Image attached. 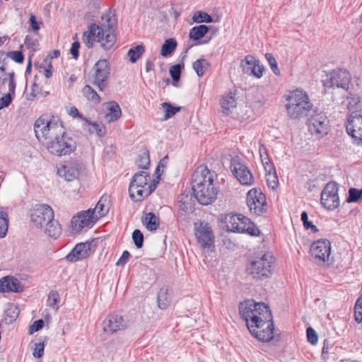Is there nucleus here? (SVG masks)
Masks as SVG:
<instances>
[{"mask_svg":"<svg viewBox=\"0 0 362 362\" xmlns=\"http://www.w3.org/2000/svg\"><path fill=\"white\" fill-rule=\"evenodd\" d=\"M259 151L262 164L264 166L265 170L267 171L269 165H272L269 160L268 156L266 152V148L263 145H262L259 146Z\"/></svg>","mask_w":362,"mask_h":362,"instance_id":"52","label":"nucleus"},{"mask_svg":"<svg viewBox=\"0 0 362 362\" xmlns=\"http://www.w3.org/2000/svg\"><path fill=\"white\" fill-rule=\"evenodd\" d=\"M144 222L146 228L151 231L156 230L159 227L158 217L153 212H149L146 214Z\"/></svg>","mask_w":362,"mask_h":362,"instance_id":"35","label":"nucleus"},{"mask_svg":"<svg viewBox=\"0 0 362 362\" xmlns=\"http://www.w3.org/2000/svg\"><path fill=\"white\" fill-rule=\"evenodd\" d=\"M162 105L165 108V114L164 116L165 119H168L172 117L180 110V107H174L170 103H163Z\"/></svg>","mask_w":362,"mask_h":362,"instance_id":"45","label":"nucleus"},{"mask_svg":"<svg viewBox=\"0 0 362 362\" xmlns=\"http://www.w3.org/2000/svg\"><path fill=\"white\" fill-rule=\"evenodd\" d=\"M339 187L334 182H328L321 192L320 202L328 210H334L339 206Z\"/></svg>","mask_w":362,"mask_h":362,"instance_id":"13","label":"nucleus"},{"mask_svg":"<svg viewBox=\"0 0 362 362\" xmlns=\"http://www.w3.org/2000/svg\"><path fill=\"white\" fill-rule=\"evenodd\" d=\"M60 54V52L57 49L54 50L49 56L44 59L45 66H48L49 68H52L51 60L54 58H57Z\"/></svg>","mask_w":362,"mask_h":362,"instance_id":"59","label":"nucleus"},{"mask_svg":"<svg viewBox=\"0 0 362 362\" xmlns=\"http://www.w3.org/2000/svg\"><path fill=\"white\" fill-rule=\"evenodd\" d=\"M230 169L237 180L243 185H251L254 182L253 176L248 168L236 159H232Z\"/></svg>","mask_w":362,"mask_h":362,"instance_id":"17","label":"nucleus"},{"mask_svg":"<svg viewBox=\"0 0 362 362\" xmlns=\"http://www.w3.org/2000/svg\"><path fill=\"white\" fill-rule=\"evenodd\" d=\"M241 67L245 74L259 78L263 75L264 68L253 56L247 55L241 61Z\"/></svg>","mask_w":362,"mask_h":362,"instance_id":"19","label":"nucleus"},{"mask_svg":"<svg viewBox=\"0 0 362 362\" xmlns=\"http://www.w3.org/2000/svg\"><path fill=\"white\" fill-rule=\"evenodd\" d=\"M265 57L268 61V63H269L272 71L276 75H279L280 70L278 68L277 62H276V59L274 57V56L270 53H267L265 54Z\"/></svg>","mask_w":362,"mask_h":362,"instance_id":"51","label":"nucleus"},{"mask_svg":"<svg viewBox=\"0 0 362 362\" xmlns=\"http://www.w3.org/2000/svg\"><path fill=\"white\" fill-rule=\"evenodd\" d=\"M157 301L158 307L160 309H165L169 305L170 300L167 296V291L165 289L161 288L158 293Z\"/></svg>","mask_w":362,"mask_h":362,"instance_id":"42","label":"nucleus"},{"mask_svg":"<svg viewBox=\"0 0 362 362\" xmlns=\"http://www.w3.org/2000/svg\"><path fill=\"white\" fill-rule=\"evenodd\" d=\"M221 105L223 112L228 114L231 108L236 106V99L231 94L223 96L221 100Z\"/></svg>","mask_w":362,"mask_h":362,"instance_id":"37","label":"nucleus"},{"mask_svg":"<svg viewBox=\"0 0 362 362\" xmlns=\"http://www.w3.org/2000/svg\"><path fill=\"white\" fill-rule=\"evenodd\" d=\"M45 232L49 237L57 238L61 234L62 228L59 222L52 218V219L46 224L44 228Z\"/></svg>","mask_w":362,"mask_h":362,"instance_id":"28","label":"nucleus"},{"mask_svg":"<svg viewBox=\"0 0 362 362\" xmlns=\"http://www.w3.org/2000/svg\"><path fill=\"white\" fill-rule=\"evenodd\" d=\"M108 112L105 115V119L108 122L117 120L122 115V110L117 103L111 101L107 103Z\"/></svg>","mask_w":362,"mask_h":362,"instance_id":"26","label":"nucleus"},{"mask_svg":"<svg viewBox=\"0 0 362 362\" xmlns=\"http://www.w3.org/2000/svg\"><path fill=\"white\" fill-rule=\"evenodd\" d=\"M183 67V65L180 64H177L172 66L170 68V74L172 77L173 82H177L180 78L181 70Z\"/></svg>","mask_w":362,"mask_h":362,"instance_id":"47","label":"nucleus"},{"mask_svg":"<svg viewBox=\"0 0 362 362\" xmlns=\"http://www.w3.org/2000/svg\"><path fill=\"white\" fill-rule=\"evenodd\" d=\"M129 193L132 199L135 202H140L147 197L145 188L136 186L134 184H129Z\"/></svg>","mask_w":362,"mask_h":362,"instance_id":"29","label":"nucleus"},{"mask_svg":"<svg viewBox=\"0 0 362 362\" xmlns=\"http://www.w3.org/2000/svg\"><path fill=\"white\" fill-rule=\"evenodd\" d=\"M44 320H35L31 325L29 327V333L30 334H33L41 329L44 326Z\"/></svg>","mask_w":362,"mask_h":362,"instance_id":"57","label":"nucleus"},{"mask_svg":"<svg viewBox=\"0 0 362 362\" xmlns=\"http://www.w3.org/2000/svg\"><path fill=\"white\" fill-rule=\"evenodd\" d=\"M193 20L196 23H211L213 21L211 16L202 11L196 12L193 16Z\"/></svg>","mask_w":362,"mask_h":362,"instance_id":"46","label":"nucleus"},{"mask_svg":"<svg viewBox=\"0 0 362 362\" xmlns=\"http://www.w3.org/2000/svg\"><path fill=\"white\" fill-rule=\"evenodd\" d=\"M45 345L44 343L35 344V349L33 350V356L35 358H40L42 356L44 353Z\"/></svg>","mask_w":362,"mask_h":362,"instance_id":"58","label":"nucleus"},{"mask_svg":"<svg viewBox=\"0 0 362 362\" xmlns=\"http://www.w3.org/2000/svg\"><path fill=\"white\" fill-rule=\"evenodd\" d=\"M247 205L252 214L259 216L267 211L266 197L260 189L253 188L247 194Z\"/></svg>","mask_w":362,"mask_h":362,"instance_id":"12","label":"nucleus"},{"mask_svg":"<svg viewBox=\"0 0 362 362\" xmlns=\"http://www.w3.org/2000/svg\"><path fill=\"white\" fill-rule=\"evenodd\" d=\"M362 197V189H358L351 187L349 189V196L346 198L348 203L357 202Z\"/></svg>","mask_w":362,"mask_h":362,"instance_id":"44","label":"nucleus"},{"mask_svg":"<svg viewBox=\"0 0 362 362\" xmlns=\"http://www.w3.org/2000/svg\"><path fill=\"white\" fill-rule=\"evenodd\" d=\"M8 78H9V83H8V90L11 93V96L15 95V89H16V81L14 79V73H8Z\"/></svg>","mask_w":362,"mask_h":362,"instance_id":"60","label":"nucleus"},{"mask_svg":"<svg viewBox=\"0 0 362 362\" xmlns=\"http://www.w3.org/2000/svg\"><path fill=\"white\" fill-rule=\"evenodd\" d=\"M354 316L358 323L362 322V293L356 303Z\"/></svg>","mask_w":362,"mask_h":362,"instance_id":"48","label":"nucleus"},{"mask_svg":"<svg viewBox=\"0 0 362 362\" xmlns=\"http://www.w3.org/2000/svg\"><path fill=\"white\" fill-rule=\"evenodd\" d=\"M20 310L18 308L17 306H15L12 305L6 312V315L9 317L10 322H12L13 321L16 320V319L18 317L19 315Z\"/></svg>","mask_w":362,"mask_h":362,"instance_id":"54","label":"nucleus"},{"mask_svg":"<svg viewBox=\"0 0 362 362\" xmlns=\"http://www.w3.org/2000/svg\"><path fill=\"white\" fill-rule=\"evenodd\" d=\"M177 41L174 38H169L165 40L160 49V54L163 57L170 55L176 49Z\"/></svg>","mask_w":362,"mask_h":362,"instance_id":"31","label":"nucleus"},{"mask_svg":"<svg viewBox=\"0 0 362 362\" xmlns=\"http://www.w3.org/2000/svg\"><path fill=\"white\" fill-rule=\"evenodd\" d=\"M346 127L354 142L362 146V115L357 112H353L348 119Z\"/></svg>","mask_w":362,"mask_h":362,"instance_id":"16","label":"nucleus"},{"mask_svg":"<svg viewBox=\"0 0 362 362\" xmlns=\"http://www.w3.org/2000/svg\"><path fill=\"white\" fill-rule=\"evenodd\" d=\"M286 100L287 114L291 119H300L306 117L313 108L307 93L303 90L296 89L291 92Z\"/></svg>","mask_w":362,"mask_h":362,"instance_id":"5","label":"nucleus"},{"mask_svg":"<svg viewBox=\"0 0 362 362\" xmlns=\"http://www.w3.org/2000/svg\"><path fill=\"white\" fill-rule=\"evenodd\" d=\"M209 31L208 26L200 25L193 27L189 34V37L193 40H197L203 37Z\"/></svg>","mask_w":362,"mask_h":362,"instance_id":"33","label":"nucleus"},{"mask_svg":"<svg viewBox=\"0 0 362 362\" xmlns=\"http://www.w3.org/2000/svg\"><path fill=\"white\" fill-rule=\"evenodd\" d=\"M12 97L11 96V93H7L0 99V110L8 107L9 104L11 103Z\"/></svg>","mask_w":362,"mask_h":362,"instance_id":"62","label":"nucleus"},{"mask_svg":"<svg viewBox=\"0 0 362 362\" xmlns=\"http://www.w3.org/2000/svg\"><path fill=\"white\" fill-rule=\"evenodd\" d=\"M52 218H54V211L47 204H36L31 211V221L37 228H43Z\"/></svg>","mask_w":362,"mask_h":362,"instance_id":"14","label":"nucleus"},{"mask_svg":"<svg viewBox=\"0 0 362 362\" xmlns=\"http://www.w3.org/2000/svg\"><path fill=\"white\" fill-rule=\"evenodd\" d=\"M136 164L140 168L144 170L148 169L150 165V157L148 153L145 151L141 153L136 160Z\"/></svg>","mask_w":362,"mask_h":362,"instance_id":"43","label":"nucleus"},{"mask_svg":"<svg viewBox=\"0 0 362 362\" xmlns=\"http://www.w3.org/2000/svg\"><path fill=\"white\" fill-rule=\"evenodd\" d=\"M239 312L245 320L248 329L254 327L262 328L264 321L271 320L272 312L269 306L264 303H257L253 299L240 303Z\"/></svg>","mask_w":362,"mask_h":362,"instance_id":"4","label":"nucleus"},{"mask_svg":"<svg viewBox=\"0 0 362 362\" xmlns=\"http://www.w3.org/2000/svg\"><path fill=\"white\" fill-rule=\"evenodd\" d=\"M59 295L58 292L56 291H50L47 298V305L52 308L54 311H57L59 309Z\"/></svg>","mask_w":362,"mask_h":362,"instance_id":"40","label":"nucleus"},{"mask_svg":"<svg viewBox=\"0 0 362 362\" xmlns=\"http://www.w3.org/2000/svg\"><path fill=\"white\" fill-rule=\"evenodd\" d=\"M192 67L197 76L201 77L204 76L206 71L209 69L210 64L206 59L202 58L195 61L192 64Z\"/></svg>","mask_w":362,"mask_h":362,"instance_id":"32","label":"nucleus"},{"mask_svg":"<svg viewBox=\"0 0 362 362\" xmlns=\"http://www.w3.org/2000/svg\"><path fill=\"white\" fill-rule=\"evenodd\" d=\"M128 325V322L124 320L122 315L112 314L103 322V329L105 332L112 334L126 329Z\"/></svg>","mask_w":362,"mask_h":362,"instance_id":"20","label":"nucleus"},{"mask_svg":"<svg viewBox=\"0 0 362 362\" xmlns=\"http://www.w3.org/2000/svg\"><path fill=\"white\" fill-rule=\"evenodd\" d=\"M306 332L308 341L312 344H315L317 342L318 337L315 329L309 327L307 328Z\"/></svg>","mask_w":362,"mask_h":362,"instance_id":"55","label":"nucleus"},{"mask_svg":"<svg viewBox=\"0 0 362 362\" xmlns=\"http://www.w3.org/2000/svg\"><path fill=\"white\" fill-rule=\"evenodd\" d=\"M301 221L303 223V226L306 229H311L313 233L318 232L317 226L313 224L312 222L308 221V215L306 211H303L301 214Z\"/></svg>","mask_w":362,"mask_h":362,"instance_id":"49","label":"nucleus"},{"mask_svg":"<svg viewBox=\"0 0 362 362\" xmlns=\"http://www.w3.org/2000/svg\"><path fill=\"white\" fill-rule=\"evenodd\" d=\"M274 258L269 252L252 261L247 267V273L257 280L269 278L274 270Z\"/></svg>","mask_w":362,"mask_h":362,"instance_id":"6","label":"nucleus"},{"mask_svg":"<svg viewBox=\"0 0 362 362\" xmlns=\"http://www.w3.org/2000/svg\"><path fill=\"white\" fill-rule=\"evenodd\" d=\"M95 217L92 212V209L81 212L74 216L71 219V226L76 231H81L84 228H91L94 223Z\"/></svg>","mask_w":362,"mask_h":362,"instance_id":"18","label":"nucleus"},{"mask_svg":"<svg viewBox=\"0 0 362 362\" xmlns=\"http://www.w3.org/2000/svg\"><path fill=\"white\" fill-rule=\"evenodd\" d=\"M107 200V196H102L100 200L98 202L95 209L92 210V212H93V215L95 217V219L103 217L107 214L109 211L108 206H106Z\"/></svg>","mask_w":362,"mask_h":362,"instance_id":"27","label":"nucleus"},{"mask_svg":"<svg viewBox=\"0 0 362 362\" xmlns=\"http://www.w3.org/2000/svg\"><path fill=\"white\" fill-rule=\"evenodd\" d=\"M4 56V54H0V87L5 83V82L7 80L6 78V66L2 62V57Z\"/></svg>","mask_w":362,"mask_h":362,"instance_id":"56","label":"nucleus"},{"mask_svg":"<svg viewBox=\"0 0 362 362\" xmlns=\"http://www.w3.org/2000/svg\"><path fill=\"white\" fill-rule=\"evenodd\" d=\"M90 243L77 244L72 250L66 255V259L69 262H76L87 257L90 254Z\"/></svg>","mask_w":362,"mask_h":362,"instance_id":"24","label":"nucleus"},{"mask_svg":"<svg viewBox=\"0 0 362 362\" xmlns=\"http://www.w3.org/2000/svg\"><path fill=\"white\" fill-rule=\"evenodd\" d=\"M8 220L6 212L0 210V238L6 236L8 231Z\"/></svg>","mask_w":362,"mask_h":362,"instance_id":"41","label":"nucleus"},{"mask_svg":"<svg viewBox=\"0 0 362 362\" xmlns=\"http://www.w3.org/2000/svg\"><path fill=\"white\" fill-rule=\"evenodd\" d=\"M7 57L13 59L17 63H22L24 60L23 54L20 51H11L6 54Z\"/></svg>","mask_w":362,"mask_h":362,"instance_id":"53","label":"nucleus"},{"mask_svg":"<svg viewBox=\"0 0 362 362\" xmlns=\"http://www.w3.org/2000/svg\"><path fill=\"white\" fill-rule=\"evenodd\" d=\"M266 173V179L267 185L269 188L274 190L279 185V180L276 171L272 165H269L268 170Z\"/></svg>","mask_w":362,"mask_h":362,"instance_id":"34","label":"nucleus"},{"mask_svg":"<svg viewBox=\"0 0 362 362\" xmlns=\"http://www.w3.org/2000/svg\"><path fill=\"white\" fill-rule=\"evenodd\" d=\"M59 175L67 181L76 179L79 175V168L77 162H67L58 168Z\"/></svg>","mask_w":362,"mask_h":362,"instance_id":"25","label":"nucleus"},{"mask_svg":"<svg viewBox=\"0 0 362 362\" xmlns=\"http://www.w3.org/2000/svg\"><path fill=\"white\" fill-rule=\"evenodd\" d=\"M227 230L235 233H248L258 236L259 229L247 217L241 214H233L226 218Z\"/></svg>","mask_w":362,"mask_h":362,"instance_id":"7","label":"nucleus"},{"mask_svg":"<svg viewBox=\"0 0 362 362\" xmlns=\"http://www.w3.org/2000/svg\"><path fill=\"white\" fill-rule=\"evenodd\" d=\"M76 148V141L65 132L64 134H62L57 140H54L47 150L53 155L62 156L69 155L74 151Z\"/></svg>","mask_w":362,"mask_h":362,"instance_id":"9","label":"nucleus"},{"mask_svg":"<svg viewBox=\"0 0 362 362\" xmlns=\"http://www.w3.org/2000/svg\"><path fill=\"white\" fill-rule=\"evenodd\" d=\"M144 47L142 45H136V47H132L128 51V56L129 57L130 62L135 63L144 54Z\"/></svg>","mask_w":362,"mask_h":362,"instance_id":"38","label":"nucleus"},{"mask_svg":"<svg viewBox=\"0 0 362 362\" xmlns=\"http://www.w3.org/2000/svg\"><path fill=\"white\" fill-rule=\"evenodd\" d=\"M34 131L37 140L47 149L54 140H57L62 134L65 133L62 122L58 118L48 115H42L35 122Z\"/></svg>","mask_w":362,"mask_h":362,"instance_id":"3","label":"nucleus"},{"mask_svg":"<svg viewBox=\"0 0 362 362\" xmlns=\"http://www.w3.org/2000/svg\"><path fill=\"white\" fill-rule=\"evenodd\" d=\"M90 126L89 128L90 133L95 132L98 136H104L106 134V129L103 124L101 122H91L89 120V122H87Z\"/></svg>","mask_w":362,"mask_h":362,"instance_id":"39","label":"nucleus"},{"mask_svg":"<svg viewBox=\"0 0 362 362\" xmlns=\"http://www.w3.org/2000/svg\"><path fill=\"white\" fill-rule=\"evenodd\" d=\"M132 239L137 248H141L143 246L144 235L139 229H136L133 231Z\"/></svg>","mask_w":362,"mask_h":362,"instance_id":"50","label":"nucleus"},{"mask_svg":"<svg viewBox=\"0 0 362 362\" xmlns=\"http://www.w3.org/2000/svg\"><path fill=\"white\" fill-rule=\"evenodd\" d=\"M328 122V119L323 112H315L308 122L309 132L320 139L327 134Z\"/></svg>","mask_w":362,"mask_h":362,"instance_id":"15","label":"nucleus"},{"mask_svg":"<svg viewBox=\"0 0 362 362\" xmlns=\"http://www.w3.org/2000/svg\"><path fill=\"white\" fill-rule=\"evenodd\" d=\"M351 77L349 71L341 69H334L324 81V87L326 92L329 89L334 88L348 91L351 86Z\"/></svg>","mask_w":362,"mask_h":362,"instance_id":"8","label":"nucleus"},{"mask_svg":"<svg viewBox=\"0 0 362 362\" xmlns=\"http://www.w3.org/2000/svg\"><path fill=\"white\" fill-rule=\"evenodd\" d=\"M25 45L28 48H34L37 45V40L33 36L27 35L25 38Z\"/></svg>","mask_w":362,"mask_h":362,"instance_id":"63","label":"nucleus"},{"mask_svg":"<svg viewBox=\"0 0 362 362\" xmlns=\"http://www.w3.org/2000/svg\"><path fill=\"white\" fill-rule=\"evenodd\" d=\"M23 289V284L14 276H6L0 279V293H21Z\"/></svg>","mask_w":362,"mask_h":362,"instance_id":"22","label":"nucleus"},{"mask_svg":"<svg viewBox=\"0 0 362 362\" xmlns=\"http://www.w3.org/2000/svg\"><path fill=\"white\" fill-rule=\"evenodd\" d=\"M198 243L203 247L210 246L214 243V235L211 228L208 223H201L195 232Z\"/></svg>","mask_w":362,"mask_h":362,"instance_id":"23","label":"nucleus"},{"mask_svg":"<svg viewBox=\"0 0 362 362\" xmlns=\"http://www.w3.org/2000/svg\"><path fill=\"white\" fill-rule=\"evenodd\" d=\"M274 326L271 315V320H265L262 324V328L256 327L249 329L250 332L262 341H269L274 338Z\"/></svg>","mask_w":362,"mask_h":362,"instance_id":"21","label":"nucleus"},{"mask_svg":"<svg viewBox=\"0 0 362 362\" xmlns=\"http://www.w3.org/2000/svg\"><path fill=\"white\" fill-rule=\"evenodd\" d=\"M130 257V254L128 251L125 250L123 252L122 256L116 263L117 266H124L128 261Z\"/></svg>","mask_w":362,"mask_h":362,"instance_id":"64","label":"nucleus"},{"mask_svg":"<svg viewBox=\"0 0 362 362\" xmlns=\"http://www.w3.org/2000/svg\"><path fill=\"white\" fill-rule=\"evenodd\" d=\"M84 97L94 104H98L100 101V98L97 92L89 85H86L82 90Z\"/></svg>","mask_w":362,"mask_h":362,"instance_id":"36","label":"nucleus"},{"mask_svg":"<svg viewBox=\"0 0 362 362\" xmlns=\"http://www.w3.org/2000/svg\"><path fill=\"white\" fill-rule=\"evenodd\" d=\"M216 176L214 172L204 165L199 166L194 172L191 181L192 189L199 204L208 205L216 199L218 187L214 183Z\"/></svg>","mask_w":362,"mask_h":362,"instance_id":"2","label":"nucleus"},{"mask_svg":"<svg viewBox=\"0 0 362 362\" xmlns=\"http://www.w3.org/2000/svg\"><path fill=\"white\" fill-rule=\"evenodd\" d=\"M80 48V43L78 41H75L72 43L71 47L70 49V53L72 55L73 58L75 59H77L79 56V49Z\"/></svg>","mask_w":362,"mask_h":362,"instance_id":"61","label":"nucleus"},{"mask_svg":"<svg viewBox=\"0 0 362 362\" xmlns=\"http://www.w3.org/2000/svg\"><path fill=\"white\" fill-rule=\"evenodd\" d=\"M93 70L92 83L102 91L106 88L110 76V65L107 59H100L95 64Z\"/></svg>","mask_w":362,"mask_h":362,"instance_id":"10","label":"nucleus"},{"mask_svg":"<svg viewBox=\"0 0 362 362\" xmlns=\"http://www.w3.org/2000/svg\"><path fill=\"white\" fill-rule=\"evenodd\" d=\"M150 180V175L146 171H140L136 173L132 179L130 184H134L138 187H142L145 188L147 185V182Z\"/></svg>","mask_w":362,"mask_h":362,"instance_id":"30","label":"nucleus"},{"mask_svg":"<svg viewBox=\"0 0 362 362\" xmlns=\"http://www.w3.org/2000/svg\"><path fill=\"white\" fill-rule=\"evenodd\" d=\"M117 24L115 11H107L101 17L100 25L91 24L83 35V41L88 48H92L95 41L101 43V47L110 49L115 45L116 36L115 28Z\"/></svg>","mask_w":362,"mask_h":362,"instance_id":"1","label":"nucleus"},{"mask_svg":"<svg viewBox=\"0 0 362 362\" xmlns=\"http://www.w3.org/2000/svg\"><path fill=\"white\" fill-rule=\"evenodd\" d=\"M331 243L327 239L315 241L310 246V252L315 262L319 265L325 264L329 260Z\"/></svg>","mask_w":362,"mask_h":362,"instance_id":"11","label":"nucleus"}]
</instances>
